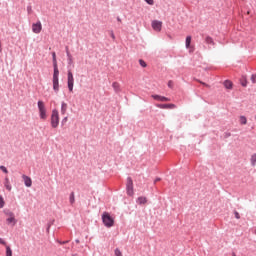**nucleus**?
Here are the masks:
<instances>
[{"label":"nucleus","mask_w":256,"mask_h":256,"mask_svg":"<svg viewBox=\"0 0 256 256\" xmlns=\"http://www.w3.org/2000/svg\"><path fill=\"white\" fill-rule=\"evenodd\" d=\"M152 29H154V31H161V29H163V22L159 21V20H153L152 21Z\"/></svg>","instance_id":"nucleus-8"},{"label":"nucleus","mask_w":256,"mask_h":256,"mask_svg":"<svg viewBox=\"0 0 256 256\" xmlns=\"http://www.w3.org/2000/svg\"><path fill=\"white\" fill-rule=\"evenodd\" d=\"M3 207H5V200L2 196H0V209H2Z\"/></svg>","instance_id":"nucleus-24"},{"label":"nucleus","mask_w":256,"mask_h":256,"mask_svg":"<svg viewBox=\"0 0 256 256\" xmlns=\"http://www.w3.org/2000/svg\"><path fill=\"white\" fill-rule=\"evenodd\" d=\"M233 256H236L235 254H233Z\"/></svg>","instance_id":"nucleus-43"},{"label":"nucleus","mask_w":256,"mask_h":256,"mask_svg":"<svg viewBox=\"0 0 256 256\" xmlns=\"http://www.w3.org/2000/svg\"><path fill=\"white\" fill-rule=\"evenodd\" d=\"M0 170L3 171L4 174H7V168L5 166H0Z\"/></svg>","instance_id":"nucleus-28"},{"label":"nucleus","mask_w":256,"mask_h":256,"mask_svg":"<svg viewBox=\"0 0 256 256\" xmlns=\"http://www.w3.org/2000/svg\"><path fill=\"white\" fill-rule=\"evenodd\" d=\"M39 118L41 120H47V109H45V104L43 101L38 102Z\"/></svg>","instance_id":"nucleus-4"},{"label":"nucleus","mask_w":256,"mask_h":256,"mask_svg":"<svg viewBox=\"0 0 256 256\" xmlns=\"http://www.w3.org/2000/svg\"><path fill=\"white\" fill-rule=\"evenodd\" d=\"M250 163L252 164V166H255V164H256V154H253L250 157Z\"/></svg>","instance_id":"nucleus-19"},{"label":"nucleus","mask_w":256,"mask_h":256,"mask_svg":"<svg viewBox=\"0 0 256 256\" xmlns=\"http://www.w3.org/2000/svg\"><path fill=\"white\" fill-rule=\"evenodd\" d=\"M6 256H12V249L6 245Z\"/></svg>","instance_id":"nucleus-21"},{"label":"nucleus","mask_w":256,"mask_h":256,"mask_svg":"<svg viewBox=\"0 0 256 256\" xmlns=\"http://www.w3.org/2000/svg\"><path fill=\"white\" fill-rule=\"evenodd\" d=\"M67 61H68V65H73V56L68 54Z\"/></svg>","instance_id":"nucleus-22"},{"label":"nucleus","mask_w":256,"mask_h":256,"mask_svg":"<svg viewBox=\"0 0 256 256\" xmlns=\"http://www.w3.org/2000/svg\"><path fill=\"white\" fill-rule=\"evenodd\" d=\"M127 195L130 196V197L134 195L133 179H131L130 177L127 178Z\"/></svg>","instance_id":"nucleus-7"},{"label":"nucleus","mask_w":256,"mask_h":256,"mask_svg":"<svg viewBox=\"0 0 256 256\" xmlns=\"http://www.w3.org/2000/svg\"><path fill=\"white\" fill-rule=\"evenodd\" d=\"M148 5H155V1L153 0H144Z\"/></svg>","instance_id":"nucleus-31"},{"label":"nucleus","mask_w":256,"mask_h":256,"mask_svg":"<svg viewBox=\"0 0 256 256\" xmlns=\"http://www.w3.org/2000/svg\"><path fill=\"white\" fill-rule=\"evenodd\" d=\"M157 99H159L160 101H168L167 98H157Z\"/></svg>","instance_id":"nucleus-37"},{"label":"nucleus","mask_w":256,"mask_h":256,"mask_svg":"<svg viewBox=\"0 0 256 256\" xmlns=\"http://www.w3.org/2000/svg\"><path fill=\"white\" fill-rule=\"evenodd\" d=\"M52 63H53V89L54 91H59V67L57 65V54L55 52H52Z\"/></svg>","instance_id":"nucleus-1"},{"label":"nucleus","mask_w":256,"mask_h":256,"mask_svg":"<svg viewBox=\"0 0 256 256\" xmlns=\"http://www.w3.org/2000/svg\"><path fill=\"white\" fill-rule=\"evenodd\" d=\"M239 122L242 125H246V123H247L246 117L245 116H240L239 117Z\"/></svg>","instance_id":"nucleus-18"},{"label":"nucleus","mask_w":256,"mask_h":256,"mask_svg":"<svg viewBox=\"0 0 256 256\" xmlns=\"http://www.w3.org/2000/svg\"><path fill=\"white\" fill-rule=\"evenodd\" d=\"M59 123H60L59 111L52 110V114H51L52 129H57V127H59Z\"/></svg>","instance_id":"nucleus-2"},{"label":"nucleus","mask_w":256,"mask_h":256,"mask_svg":"<svg viewBox=\"0 0 256 256\" xmlns=\"http://www.w3.org/2000/svg\"><path fill=\"white\" fill-rule=\"evenodd\" d=\"M115 256H123L120 249H115Z\"/></svg>","instance_id":"nucleus-27"},{"label":"nucleus","mask_w":256,"mask_h":256,"mask_svg":"<svg viewBox=\"0 0 256 256\" xmlns=\"http://www.w3.org/2000/svg\"><path fill=\"white\" fill-rule=\"evenodd\" d=\"M255 120H256V117H255Z\"/></svg>","instance_id":"nucleus-44"},{"label":"nucleus","mask_w":256,"mask_h":256,"mask_svg":"<svg viewBox=\"0 0 256 256\" xmlns=\"http://www.w3.org/2000/svg\"><path fill=\"white\" fill-rule=\"evenodd\" d=\"M234 218L241 219V215L239 214V212H234Z\"/></svg>","instance_id":"nucleus-30"},{"label":"nucleus","mask_w":256,"mask_h":256,"mask_svg":"<svg viewBox=\"0 0 256 256\" xmlns=\"http://www.w3.org/2000/svg\"><path fill=\"white\" fill-rule=\"evenodd\" d=\"M185 45H186V49H190L189 50L190 53H193L195 51V48L191 47V36L186 37Z\"/></svg>","instance_id":"nucleus-10"},{"label":"nucleus","mask_w":256,"mask_h":256,"mask_svg":"<svg viewBox=\"0 0 256 256\" xmlns=\"http://www.w3.org/2000/svg\"><path fill=\"white\" fill-rule=\"evenodd\" d=\"M146 203H147V198L146 197H144V196L138 197V199H137V204L138 205H144Z\"/></svg>","instance_id":"nucleus-14"},{"label":"nucleus","mask_w":256,"mask_h":256,"mask_svg":"<svg viewBox=\"0 0 256 256\" xmlns=\"http://www.w3.org/2000/svg\"><path fill=\"white\" fill-rule=\"evenodd\" d=\"M205 41H206L207 45H215V42L213 41V38L211 36H207L205 38Z\"/></svg>","instance_id":"nucleus-16"},{"label":"nucleus","mask_w":256,"mask_h":256,"mask_svg":"<svg viewBox=\"0 0 256 256\" xmlns=\"http://www.w3.org/2000/svg\"><path fill=\"white\" fill-rule=\"evenodd\" d=\"M139 64H140L141 67H147V62L144 61L143 59L139 60Z\"/></svg>","instance_id":"nucleus-25"},{"label":"nucleus","mask_w":256,"mask_h":256,"mask_svg":"<svg viewBox=\"0 0 256 256\" xmlns=\"http://www.w3.org/2000/svg\"><path fill=\"white\" fill-rule=\"evenodd\" d=\"M240 83H241L242 87H246L247 86V78H241Z\"/></svg>","instance_id":"nucleus-23"},{"label":"nucleus","mask_w":256,"mask_h":256,"mask_svg":"<svg viewBox=\"0 0 256 256\" xmlns=\"http://www.w3.org/2000/svg\"><path fill=\"white\" fill-rule=\"evenodd\" d=\"M151 97H161V96H159V95H152Z\"/></svg>","instance_id":"nucleus-40"},{"label":"nucleus","mask_w":256,"mask_h":256,"mask_svg":"<svg viewBox=\"0 0 256 256\" xmlns=\"http://www.w3.org/2000/svg\"><path fill=\"white\" fill-rule=\"evenodd\" d=\"M102 221H103V225H105V227L111 228L114 226V218H112L108 212H103Z\"/></svg>","instance_id":"nucleus-3"},{"label":"nucleus","mask_w":256,"mask_h":256,"mask_svg":"<svg viewBox=\"0 0 256 256\" xmlns=\"http://www.w3.org/2000/svg\"><path fill=\"white\" fill-rule=\"evenodd\" d=\"M0 245L6 246V242L3 240V238H0Z\"/></svg>","instance_id":"nucleus-36"},{"label":"nucleus","mask_w":256,"mask_h":256,"mask_svg":"<svg viewBox=\"0 0 256 256\" xmlns=\"http://www.w3.org/2000/svg\"><path fill=\"white\" fill-rule=\"evenodd\" d=\"M173 85H174L173 81L170 80V81L168 82V87H169V89H173Z\"/></svg>","instance_id":"nucleus-34"},{"label":"nucleus","mask_w":256,"mask_h":256,"mask_svg":"<svg viewBox=\"0 0 256 256\" xmlns=\"http://www.w3.org/2000/svg\"><path fill=\"white\" fill-rule=\"evenodd\" d=\"M110 37L113 39V41H115V33L112 31H110Z\"/></svg>","instance_id":"nucleus-35"},{"label":"nucleus","mask_w":256,"mask_h":256,"mask_svg":"<svg viewBox=\"0 0 256 256\" xmlns=\"http://www.w3.org/2000/svg\"><path fill=\"white\" fill-rule=\"evenodd\" d=\"M4 188H6L7 191L12 190V186L10 185L9 178H7V177L4 179Z\"/></svg>","instance_id":"nucleus-13"},{"label":"nucleus","mask_w":256,"mask_h":256,"mask_svg":"<svg viewBox=\"0 0 256 256\" xmlns=\"http://www.w3.org/2000/svg\"><path fill=\"white\" fill-rule=\"evenodd\" d=\"M42 30H43V25L41 24V21H38L32 24V31L36 35H39V33H41Z\"/></svg>","instance_id":"nucleus-6"},{"label":"nucleus","mask_w":256,"mask_h":256,"mask_svg":"<svg viewBox=\"0 0 256 256\" xmlns=\"http://www.w3.org/2000/svg\"><path fill=\"white\" fill-rule=\"evenodd\" d=\"M223 85L225 89H233V82L231 80H225Z\"/></svg>","instance_id":"nucleus-11"},{"label":"nucleus","mask_w":256,"mask_h":256,"mask_svg":"<svg viewBox=\"0 0 256 256\" xmlns=\"http://www.w3.org/2000/svg\"><path fill=\"white\" fill-rule=\"evenodd\" d=\"M66 111H67V104L63 102V104H61V113H63L64 115Z\"/></svg>","instance_id":"nucleus-17"},{"label":"nucleus","mask_w":256,"mask_h":256,"mask_svg":"<svg viewBox=\"0 0 256 256\" xmlns=\"http://www.w3.org/2000/svg\"><path fill=\"white\" fill-rule=\"evenodd\" d=\"M27 13L28 15H31V13H33V7H31V5L27 6Z\"/></svg>","instance_id":"nucleus-26"},{"label":"nucleus","mask_w":256,"mask_h":256,"mask_svg":"<svg viewBox=\"0 0 256 256\" xmlns=\"http://www.w3.org/2000/svg\"><path fill=\"white\" fill-rule=\"evenodd\" d=\"M23 182L25 183V186L27 188H31L32 186V180L31 177H28L27 175H22Z\"/></svg>","instance_id":"nucleus-9"},{"label":"nucleus","mask_w":256,"mask_h":256,"mask_svg":"<svg viewBox=\"0 0 256 256\" xmlns=\"http://www.w3.org/2000/svg\"><path fill=\"white\" fill-rule=\"evenodd\" d=\"M67 84L69 91H73V86L75 85V78L73 77V72L68 70L67 73Z\"/></svg>","instance_id":"nucleus-5"},{"label":"nucleus","mask_w":256,"mask_h":256,"mask_svg":"<svg viewBox=\"0 0 256 256\" xmlns=\"http://www.w3.org/2000/svg\"><path fill=\"white\" fill-rule=\"evenodd\" d=\"M160 109H174L175 105L174 104H162V105H157Z\"/></svg>","instance_id":"nucleus-12"},{"label":"nucleus","mask_w":256,"mask_h":256,"mask_svg":"<svg viewBox=\"0 0 256 256\" xmlns=\"http://www.w3.org/2000/svg\"><path fill=\"white\" fill-rule=\"evenodd\" d=\"M66 243H69V241L60 242L61 245H64Z\"/></svg>","instance_id":"nucleus-38"},{"label":"nucleus","mask_w":256,"mask_h":256,"mask_svg":"<svg viewBox=\"0 0 256 256\" xmlns=\"http://www.w3.org/2000/svg\"><path fill=\"white\" fill-rule=\"evenodd\" d=\"M67 120V118H64V121H66Z\"/></svg>","instance_id":"nucleus-42"},{"label":"nucleus","mask_w":256,"mask_h":256,"mask_svg":"<svg viewBox=\"0 0 256 256\" xmlns=\"http://www.w3.org/2000/svg\"><path fill=\"white\" fill-rule=\"evenodd\" d=\"M251 81L252 83H256V74L251 75Z\"/></svg>","instance_id":"nucleus-32"},{"label":"nucleus","mask_w":256,"mask_h":256,"mask_svg":"<svg viewBox=\"0 0 256 256\" xmlns=\"http://www.w3.org/2000/svg\"><path fill=\"white\" fill-rule=\"evenodd\" d=\"M14 222H15V218L14 217L7 218V223H14Z\"/></svg>","instance_id":"nucleus-29"},{"label":"nucleus","mask_w":256,"mask_h":256,"mask_svg":"<svg viewBox=\"0 0 256 256\" xmlns=\"http://www.w3.org/2000/svg\"><path fill=\"white\" fill-rule=\"evenodd\" d=\"M112 87L116 93H119V91H121V85L118 82H113Z\"/></svg>","instance_id":"nucleus-15"},{"label":"nucleus","mask_w":256,"mask_h":256,"mask_svg":"<svg viewBox=\"0 0 256 256\" xmlns=\"http://www.w3.org/2000/svg\"><path fill=\"white\" fill-rule=\"evenodd\" d=\"M75 203V193L71 192L70 194V204L73 205Z\"/></svg>","instance_id":"nucleus-20"},{"label":"nucleus","mask_w":256,"mask_h":256,"mask_svg":"<svg viewBox=\"0 0 256 256\" xmlns=\"http://www.w3.org/2000/svg\"><path fill=\"white\" fill-rule=\"evenodd\" d=\"M158 181H161V179H159V178H158V179H156V181H155V182H158Z\"/></svg>","instance_id":"nucleus-41"},{"label":"nucleus","mask_w":256,"mask_h":256,"mask_svg":"<svg viewBox=\"0 0 256 256\" xmlns=\"http://www.w3.org/2000/svg\"><path fill=\"white\" fill-rule=\"evenodd\" d=\"M117 21H118L119 23H121V18H120V17H117Z\"/></svg>","instance_id":"nucleus-39"},{"label":"nucleus","mask_w":256,"mask_h":256,"mask_svg":"<svg viewBox=\"0 0 256 256\" xmlns=\"http://www.w3.org/2000/svg\"><path fill=\"white\" fill-rule=\"evenodd\" d=\"M65 51H66L67 57H69V55H71V52H69V46L65 47Z\"/></svg>","instance_id":"nucleus-33"}]
</instances>
